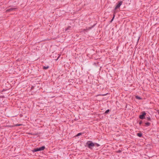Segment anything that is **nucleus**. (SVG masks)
Returning a JSON list of instances; mask_svg holds the SVG:
<instances>
[{"instance_id":"5","label":"nucleus","mask_w":159,"mask_h":159,"mask_svg":"<svg viewBox=\"0 0 159 159\" xmlns=\"http://www.w3.org/2000/svg\"><path fill=\"white\" fill-rule=\"evenodd\" d=\"M16 8H11L9 9H8L6 10V12H10L12 11H14L15 10Z\"/></svg>"},{"instance_id":"21","label":"nucleus","mask_w":159,"mask_h":159,"mask_svg":"<svg viewBox=\"0 0 159 159\" xmlns=\"http://www.w3.org/2000/svg\"><path fill=\"white\" fill-rule=\"evenodd\" d=\"M105 95H106V94H103V95H102V96H105Z\"/></svg>"},{"instance_id":"3","label":"nucleus","mask_w":159,"mask_h":159,"mask_svg":"<svg viewBox=\"0 0 159 159\" xmlns=\"http://www.w3.org/2000/svg\"><path fill=\"white\" fill-rule=\"evenodd\" d=\"M122 1H120V2H119V3L118 4H117V5L115 7L114 10H116L117 8H119L122 4Z\"/></svg>"},{"instance_id":"22","label":"nucleus","mask_w":159,"mask_h":159,"mask_svg":"<svg viewBox=\"0 0 159 159\" xmlns=\"http://www.w3.org/2000/svg\"><path fill=\"white\" fill-rule=\"evenodd\" d=\"M158 114H159V111H158Z\"/></svg>"},{"instance_id":"13","label":"nucleus","mask_w":159,"mask_h":159,"mask_svg":"<svg viewBox=\"0 0 159 159\" xmlns=\"http://www.w3.org/2000/svg\"><path fill=\"white\" fill-rule=\"evenodd\" d=\"M146 119L148 120H151V118L150 117H147Z\"/></svg>"},{"instance_id":"12","label":"nucleus","mask_w":159,"mask_h":159,"mask_svg":"<svg viewBox=\"0 0 159 159\" xmlns=\"http://www.w3.org/2000/svg\"><path fill=\"white\" fill-rule=\"evenodd\" d=\"M110 111V110L108 109L105 111L104 113L105 114H107Z\"/></svg>"},{"instance_id":"10","label":"nucleus","mask_w":159,"mask_h":159,"mask_svg":"<svg viewBox=\"0 0 159 159\" xmlns=\"http://www.w3.org/2000/svg\"><path fill=\"white\" fill-rule=\"evenodd\" d=\"M49 66H43V69L44 70H46V69H48L49 68Z\"/></svg>"},{"instance_id":"15","label":"nucleus","mask_w":159,"mask_h":159,"mask_svg":"<svg viewBox=\"0 0 159 159\" xmlns=\"http://www.w3.org/2000/svg\"><path fill=\"white\" fill-rule=\"evenodd\" d=\"M82 134V133H80L78 134L76 136H79L81 135Z\"/></svg>"},{"instance_id":"14","label":"nucleus","mask_w":159,"mask_h":159,"mask_svg":"<svg viewBox=\"0 0 159 159\" xmlns=\"http://www.w3.org/2000/svg\"><path fill=\"white\" fill-rule=\"evenodd\" d=\"M32 152H37L36 148H35L34 149L32 150Z\"/></svg>"},{"instance_id":"17","label":"nucleus","mask_w":159,"mask_h":159,"mask_svg":"<svg viewBox=\"0 0 159 159\" xmlns=\"http://www.w3.org/2000/svg\"><path fill=\"white\" fill-rule=\"evenodd\" d=\"M122 151L120 150H119L118 151H116V152L117 153H120Z\"/></svg>"},{"instance_id":"18","label":"nucleus","mask_w":159,"mask_h":159,"mask_svg":"<svg viewBox=\"0 0 159 159\" xmlns=\"http://www.w3.org/2000/svg\"><path fill=\"white\" fill-rule=\"evenodd\" d=\"M95 145H96L97 147H98L100 146V145L98 144V143H95Z\"/></svg>"},{"instance_id":"11","label":"nucleus","mask_w":159,"mask_h":159,"mask_svg":"<svg viewBox=\"0 0 159 159\" xmlns=\"http://www.w3.org/2000/svg\"><path fill=\"white\" fill-rule=\"evenodd\" d=\"M135 98L137 99H139V100H141L142 99V98H140V97L139 96H136L135 97Z\"/></svg>"},{"instance_id":"1","label":"nucleus","mask_w":159,"mask_h":159,"mask_svg":"<svg viewBox=\"0 0 159 159\" xmlns=\"http://www.w3.org/2000/svg\"><path fill=\"white\" fill-rule=\"evenodd\" d=\"M88 147L89 148H92V147L95 146V144L91 141H88L86 143Z\"/></svg>"},{"instance_id":"8","label":"nucleus","mask_w":159,"mask_h":159,"mask_svg":"<svg viewBox=\"0 0 159 159\" xmlns=\"http://www.w3.org/2000/svg\"><path fill=\"white\" fill-rule=\"evenodd\" d=\"M145 124L146 126H149L150 125V123L149 122H147L145 123Z\"/></svg>"},{"instance_id":"19","label":"nucleus","mask_w":159,"mask_h":159,"mask_svg":"<svg viewBox=\"0 0 159 159\" xmlns=\"http://www.w3.org/2000/svg\"><path fill=\"white\" fill-rule=\"evenodd\" d=\"M20 125H21L17 124H16V126H20Z\"/></svg>"},{"instance_id":"4","label":"nucleus","mask_w":159,"mask_h":159,"mask_svg":"<svg viewBox=\"0 0 159 159\" xmlns=\"http://www.w3.org/2000/svg\"><path fill=\"white\" fill-rule=\"evenodd\" d=\"M45 149V147L44 146H43L39 148H36L37 152L43 151Z\"/></svg>"},{"instance_id":"9","label":"nucleus","mask_w":159,"mask_h":159,"mask_svg":"<svg viewBox=\"0 0 159 159\" xmlns=\"http://www.w3.org/2000/svg\"><path fill=\"white\" fill-rule=\"evenodd\" d=\"M137 135L139 137H141L142 135V134L141 133H138L137 134Z\"/></svg>"},{"instance_id":"2","label":"nucleus","mask_w":159,"mask_h":159,"mask_svg":"<svg viewBox=\"0 0 159 159\" xmlns=\"http://www.w3.org/2000/svg\"><path fill=\"white\" fill-rule=\"evenodd\" d=\"M141 113L142 115L139 116V118L141 119H145V116L146 115V113L145 111H143Z\"/></svg>"},{"instance_id":"7","label":"nucleus","mask_w":159,"mask_h":159,"mask_svg":"<svg viewBox=\"0 0 159 159\" xmlns=\"http://www.w3.org/2000/svg\"><path fill=\"white\" fill-rule=\"evenodd\" d=\"M71 27L70 26H69L67 28H66L65 29V31H67L69 30H70L71 29Z\"/></svg>"},{"instance_id":"20","label":"nucleus","mask_w":159,"mask_h":159,"mask_svg":"<svg viewBox=\"0 0 159 159\" xmlns=\"http://www.w3.org/2000/svg\"><path fill=\"white\" fill-rule=\"evenodd\" d=\"M91 28H92V27H89V29H91Z\"/></svg>"},{"instance_id":"16","label":"nucleus","mask_w":159,"mask_h":159,"mask_svg":"<svg viewBox=\"0 0 159 159\" xmlns=\"http://www.w3.org/2000/svg\"><path fill=\"white\" fill-rule=\"evenodd\" d=\"M142 123V120H140L139 122V124L140 125Z\"/></svg>"},{"instance_id":"6","label":"nucleus","mask_w":159,"mask_h":159,"mask_svg":"<svg viewBox=\"0 0 159 159\" xmlns=\"http://www.w3.org/2000/svg\"><path fill=\"white\" fill-rule=\"evenodd\" d=\"M115 14H116L115 12L114 11V13H113V17H112V19L110 21L111 22L115 18Z\"/></svg>"}]
</instances>
